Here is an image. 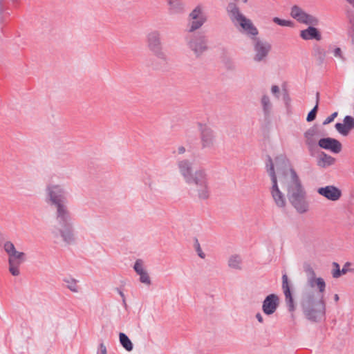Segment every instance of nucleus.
Instances as JSON below:
<instances>
[{
  "instance_id": "obj_1",
  "label": "nucleus",
  "mask_w": 354,
  "mask_h": 354,
  "mask_svg": "<svg viewBox=\"0 0 354 354\" xmlns=\"http://www.w3.org/2000/svg\"><path fill=\"white\" fill-rule=\"evenodd\" d=\"M275 166L279 183L286 188L290 205L297 213H307L310 210L307 192L299 175L290 166L289 160L284 156H277Z\"/></svg>"
},
{
  "instance_id": "obj_2",
  "label": "nucleus",
  "mask_w": 354,
  "mask_h": 354,
  "mask_svg": "<svg viewBox=\"0 0 354 354\" xmlns=\"http://www.w3.org/2000/svg\"><path fill=\"white\" fill-rule=\"evenodd\" d=\"M304 271L306 275V285L311 288H317V292L309 291L303 294L301 305L306 317L312 322H318L325 314L324 292L326 282L322 277H317L313 268L310 263L304 264Z\"/></svg>"
},
{
  "instance_id": "obj_3",
  "label": "nucleus",
  "mask_w": 354,
  "mask_h": 354,
  "mask_svg": "<svg viewBox=\"0 0 354 354\" xmlns=\"http://www.w3.org/2000/svg\"><path fill=\"white\" fill-rule=\"evenodd\" d=\"M51 233L55 238L60 239L67 245L75 242L73 219L68 206L55 208Z\"/></svg>"
},
{
  "instance_id": "obj_4",
  "label": "nucleus",
  "mask_w": 354,
  "mask_h": 354,
  "mask_svg": "<svg viewBox=\"0 0 354 354\" xmlns=\"http://www.w3.org/2000/svg\"><path fill=\"white\" fill-rule=\"evenodd\" d=\"M189 196L197 201H204L211 195L208 176L205 169L201 168L195 171V177L188 183Z\"/></svg>"
},
{
  "instance_id": "obj_5",
  "label": "nucleus",
  "mask_w": 354,
  "mask_h": 354,
  "mask_svg": "<svg viewBox=\"0 0 354 354\" xmlns=\"http://www.w3.org/2000/svg\"><path fill=\"white\" fill-rule=\"evenodd\" d=\"M230 19L240 31L250 36L258 35V30L252 21L247 18L235 3H230L227 8Z\"/></svg>"
},
{
  "instance_id": "obj_6",
  "label": "nucleus",
  "mask_w": 354,
  "mask_h": 354,
  "mask_svg": "<svg viewBox=\"0 0 354 354\" xmlns=\"http://www.w3.org/2000/svg\"><path fill=\"white\" fill-rule=\"evenodd\" d=\"M267 171L271 178L272 185L270 188L272 198L279 208H285L286 206V197L279 189V176L277 174L275 159L274 161L269 158L266 163Z\"/></svg>"
},
{
  "instance_id": "obj_7",
  "label": "nucleus",
  "mask_w": 354,
  "mask_h": 354,
  "mask_svg": "<svg viewBox=\"0 0 354 354\" xmlns=\"http://www.w3.org/2000/svg\"><path fill=\"white\" fill-rule=\"evenodd\" d=\"M67 189L64 184L48 183L45 188V201L55 208L67 206Z\"/></svg>"
},
{
  "instance_id": "obj_8",
  "label": "nucleus",
  "mask_w": 354,
  "mask_h": 354,
  "mask_svg": "<svg viewBox=\"0 0 354 354\" xmlns=\"http://www.w3.org/2000/svg\"><path fill=\"white\" fill-rule=\"evenodd\" d=\"M4 252L8 255V270L14 277L20 274L19 267L26 261V254L17 251L14 243L10 241H6L3 244Z\"/></svg>"
},
{
  "instance_id": "obj_9",
  "label": "nucleus",
  "mask_w": 354,
  "mask_h": 354,
  "mask_svg": "<svg viewBox=\"0 0 354 354\" xmlns=\"http://www.w3.org/2000/svg\"><path fill=\"white\" fill-rule=\"evenodd\" d=\"M208 16L205 11V7L202 3L194 6L189 12L187 17V33H194L201 29L207 21Z\"/></svg>"
},
{
  "instance_id": "obj_10",
  "label": "nucleus",
  "mask_w": 354,
  "mask_h": 354,
  "mask_svg": "<svg viewBox=\"0 0 354 354\" xmlns=\"http://www.w3.org/2000/svg\"><path fill=\"white\" fill-rule=\"evenodd\" d=\"M189 34L185 37L186 45L195 57H199L209 48L207 37L201 32Z\"/></svg>"
},
{
  "instance_id": "obj_11",
  "label": "nucleus",
  "mask_w": 354,
  "mask_h": 354,
  "mask_svg": "<svg viewBox=\"0 0 354 354\" xmlns=\"http://www.w3.org/2000/svg\"><path fill=\"white\" fill-rule=\"evenodd\" d=\"M290 15L300 24L305 25H319V19L317 17L307 13L298 5H293L290 10Z\"/></svg>"
},
{
  "instance_id": "obj_12",
  "label": "nucleus",
  "mask_w": 354,
  "mask_h": 354,
  "mask_svg": "<svg viewBox=\"0 0 354 354\" xmlns=\"http://www.w3.org/2000/svg\"><path fill=\"white\" fill-rule=\"evenodd\" d=\"M253 60L254 62L260 63L266 61L271 50V44L263 39L255 38L253 41Z\"/></svg>"
},
{
  "instance_id": "obj_13",
  "label": "nucleus",
  "mask_w": 354,
  "mask_h": 354,
  "mask_svg": "<svg viewBox=\"0 0 354 354\" xmlns=\"http://www.w3.org/2000/svg\"><path fill=\"white\" fill-rule=\"evenodd\" d=\"M201 145L202 149H211L216 145V134L209 127L199 123Z\"/></svg>"
},
{
  "instance_id": "obj_14",
  "label": "nucleus",
  "mask_w": 354,
  "mask_h": 354,
  "mask_svg": "<svg viewBox=\"0 0 354 354\" xmlns=\"http://www.w3.org/2000/svg\"><path fill=\"white\" fill-rule=\"evenodd\" d=\"M317 192L319 195L332 202L339 201L342 196L341 189L335 185L319 187Z\"/></svg>"
},
{
  "instance_id": "obj_15",
  "label": "nucleus",
  "mask_w": 354,
  "mask_h": 354,
  "mask_svg": "<svg viewBox=\"0 0 354 354\" xmlns=\"http://www.w3.org/2000/svg\"><path fill=\"white\" fill-rule=\"evenodd\" d=\"M279 305V297L276 294L268 295L262 304V310L267 315H270L275 313Z\"/></svg>"
},
{
  "instance_id": "obj_16",
  "label": "nucleus",
  "mask_w": 354,
  "mask_h": 354,
  "mask_svg": "<svg viewBox=\"0 0 354 354\" xmlns=\"http://www.w3.org/2000/svg\"><path fill=\"white\" fill-rule=\"evenodd\" d=\"M192 165L193 163L187 159H183L178 162L177 165L179 172L186 183L195 177V171L193 172Z\"/></svg>"
},
{
  "instance_id": "obj_17",
  "label": "nucleus",
  "mask_w": 354,
  "mask_h": 354,
  "mask_svg": "<svg viewBox=\"0 0 354 354\" xmlns=\"http://www.w3.org/2000/svg\"><path fill=\"white\" fill-rule=\"evenodd\" d=\"M318 145L322 149L328 150L334 153H339L342 149L341 142L333 138H321L318 142Z\"/></svg>"
},
{
  "instance_id": "obj_18",
  "label": "nucleus",
  "mask_w": 354,
  "mask_h": 354,
  "mask_svg": "<svg viewBox=\"0 0 354 354\" xmlns=\"http://www.w3.org/2000/svg\"><path fill=\"white\" fill-rule=\"evenodd\" d=\"M308 27L300 31V37L305 40L320 41L322 39L320 31L315 27L317 25H308Z\"/></svg>"
},
{
  "instance_id": "obj_19",
  "label": "nucleus",
  "mask_w": 354,
  "mask_h": 354,
  "mask_svg": "<svg viewBox=\"0 0 354 354\" xmlns=\"http://www.w3.org/2000/svg\"><path fill=\"white\" fill-rule=\"evenodd\" d=\"M335 127L339 133L346 136L351 131L354 129V118L351 115H346L343 120V123H336Z\"/></svg>"
},
{
  "instance_id": "obj_20",
  "label": "nucleus",
  "mask_w": 354,
  "mask_h": 354,
  "mask_svg": "<svg viewBox=\"0 0 354 354\" xmlns=\"http://www.w3.org/2000/svg\"><path fill=\"white\" fill-rule=\"evenodd\" d=\"M133 269L137 274L139 275V280L142 283H144L146 286L151 285V279L145 268L144 262L142 260L137 259L134 263Z\"/></svg>"
},
{
  "instance_id": "obj_21",
  "label": "nucleus",
  "mask_w": 354,
  "mask_h": 354,
  "mask_svg": "<svg viewBox=\"0 0 354 354\" xmlns=\"http://www.w3.org/2000/svg\"><path fill=\"white\" fill-rule=\"evenodd\" d=\"M282 290L285 296L286 303L290 311L295 310L294 299L290 291V287L288 282V276L284 274L282 276Z\"/></svg>"
},
{
  "instance_id": "obj_22",
  "label": "nucleus",
  "mask_w": 354,
  "mask_h": 354,
  "mask_svg": "<svg viewBox=\"0 0 354 354\" xmlns=\"http://www.w3.org/2000/svg\"><path fill=\"white\" fill-rule=\"evenodd\" d=\"M146 43L150 51L162 47L160 32L158 30L149 32L147 35Z\"/></svg>"
},
{
  "instance_id": "obj_23",
  "label": "nucleus",
  "mask_w": 354,
  "mask_h": 354,
  "mask_svg": "<svg viewBox=\"0 0 354 354\" xmlns=\"http://www.w3.org/2000/svg\"><path fill=\"white\" fill-rule=\"evenodd\" d=\"M167 10L170 15H179L185 11V3L182 0H170L166 1Z\"/></svg>"
},
{
  "instance_id": "obj_24",
  "label": "nucleus",
  "mask_w": 354,
  "mask_h": 354,
  "mask_svg": "<svg viewBox=\"0 0 354 354\" xmlns=\"http://www.w3.org/2000/svg\"><path fill=\"white\" fill-rule=\"evenodd\" d=\"M317 136V129L316 127H311L304 133L305 143L309 149H312L315 147Z\"/></svg>"
},
{
  "instance_id": "obj_25",
  "label": "nucleus",
  "mask_w": 354,
  "mask_h": 354,
  "mask_svg": "<svg viewBox=\"0 0 354 354\" xmlns=\"http://www.w3.org/2000/svg\"><path fill=\"white\" fill-rule=\"evenodd\" d=\"M335 158L333 156L322 152L319 154L317 158V165L321 168H327L333 165L335 163Z\"/></svg>"
},
{
  "instance_id": "obj_26",
  "label": "nucleus",
  "mask_w": 354,
  "mask_h": 354,
  "mask_svg": "<svg viewBox=\"0 0 354 354\" xmlns=\"http://www.w3.org/2000/svg\"><path fill=\"white\" fill-rule=\"evenodd\" d=\"M260 102L263 115L266 118L270 117L272 113L273 109L272 103L271 102L270 97L267 95H262Z\"/></svg>"
},
{
  "instance_id": "obj_27",
  "label": "nucleus",
  "mask_w": 354,
  "mask_h": 354,
  "mask_svg": "<svg viewBox=\"0 0 354 354\" xmlns=\"http://www.w3.org/2000/svg\"><path fill=\"white\" fill-rule=\"evenodd\" d=\"M227 266L233 270H241L243 269V259L241 256L237 254L230 256Z\"/></svg>"
},
{
  "instance_id": "obj_28",
  "label": "nucleus",
  "mask_w": 354,
  "mask_h": 354,
  "mask_svg": "<svg viewBox=\"0 0 354 354\" xmlns=\"http://www.w3.org/2000/svg\"><path fill=\"white\" fill-rule=\"evenodd\" d=\"M63 281L65 284V286L72 292H79L80 288L78 285V281L77 279L71 277H67L64 278Z\"/></svg>"
},
{
  "instance_id": "obj_29",
  "label": "nucleus",
  "mask_w": 354,
  "mask_h": 354,
  "mask_svg": "<svg viewBox=\"0 0 354 354\" xmlns=\"http://www.w3.org/2000/svg\"><path fill=\"white\" fill-rule=\"evenodd\" d=\"M347 18L349 24L348 35L351 44L354 46V12H348L347 13Z\"/></svg>"
},
{
  "instance_id": "obj_30",
  "label": "nucleus",
  "mask_w": 354,
  "mask_h": 354,
  "mask_svg": "<svg viewBox=\"0 0 354 354\" xmlns=\"http://www.w3.org/2000/svg\"><path fill=\"white\" fill-rule=\"evenodd\" d=\"M120 342L127 351H131L133 348V344L127 335L123 333L119 334Z\"/></svg>"
},
{
  "instance_id": "obj_31",
  "label": "nucleus",
  "mask_w": 354,
  "mask_h": 354,
  "mask_svg": "<svg viewBox=\"0 0 354 354\" xmlns=\"http://www.w3.org/2000/svg\"><path fill=\"white\" fill-rule=\"evenodd\" d=\"M351 265V263L349 262H347L344 264V267H343V270H340L339 269V266L337 263L336 262H334L333 263V267L335 268L332 272V274H333V278H338L342 274H346L347 272H348V267Z\"/></svg>"
},
{
  "instance_id": "obj_32",
  "label": "nucleus",
  "mask_w": 354,
  "mask_h": 354,
  "mask_svg": "<svg viewBox=\"0 0 354 354\" xmlns=\"http://www.w3.org/2000/svg\"><path fill=\"white\" fill-rule=\"evenodd\" d=\"M313 55L320 63H322L326 57V50L322 46L315 45L313 48Z\"/></svg>"
},
{
  "instance_id": "obj_33",
  "label": "nucleus",
  "mask_w": 354,
  "mask_h": 354,
  "mask_svg": "<svg viewBox=\"0 0 354 354\" xmlns=\"http://www.w3.org/2000/svg\"><path fill=\"white\" fill-rule=\"evenodd\" d=\"M145 186L152 193H158L160 192V186L158 182L151 178H148L145 182Z\"/></svg>"
},
{
  "instance_id": "obj_34",
  "label": "nucleus",
  "mask_w": 354,
  "mask_h": 354,
  "mask_svg": "<svg viewBox=\"0 0 354 354\" xmlns=\"http://www.w3.org/2000/svg\"><path fill=\"white\" fill-rule=\"evenodd\" d=\"M151 52H152L154 56L160 62L163 63H166L167 62V55L163 50L162 47L151 50Z\"/></svg>"
},
{
  "instance_id": "obj_35",
  "label": "nucleus",
  "mask_w": 354,
  "mask_h": 354,
  "mask_svg": "<svg viewBox=\"0 0 354 354\" xmlns=\"http://www.w3.org/2000/svg\"><path fill=\"white\" fill-rule=\"evenodd\" d=\"M319 100V93H316V104L314 106V108L308 113V114L307 115L306 120L308 122L313 121L315 119L317 111L318 109Z\"/></svg>"
},
{
  "instance_id": "obj_36",
  "label": "nucleus",
  "mask_w": 354,
  "mask_h": 354,
  "mask_svg": "<svg viewBox=\"0 0 354 354\" xmlns=\"http://www.w3.org/2000/svg\"><path fill=\"white\" fill-rule=\"evenodd\" d=\"M272 21L279 26L285 27H293L294 22L290 20L281 19L279 17H274Z\"/></svg>"
},
{
  "instance_id": "obj_37",
  "label": "nucleus",
  "mask_w": 354,
  "mask_h": 354,
  "mask_svg": "<svg viewBox=\"0 0 354 354\" xmlns=\"http://www.w3.org/2000/svg\"><path fill=\"white\" fill-rule=\"evenodd\" d=\"M333 56L341 61L344 60V57L342 49L339 47H336L333 50Z\"/></svg>"
},
{
  "instance_id": "obj_38",
  "label": "nucleus",
  "mask_w": 354,
  "mask_h": 354,
  "mask_svg": "<svg viewBox=\"0 0 354 354\" xmlns=\"http://www.w3.org/2000/svg\"><path fill=\"white\" fill-rule=\"evenodd\" d=\"M194 248H195L196 252H197V254L201 259H205V254L202 251V249L201 248L200 243H198V240H196V241H195Z\"/></svg>"
},
{
  "instance_id": "obj_39",
  "label": "nucleus",
  "mask_w": 354,
  "mask_h": 354,
  "mask_svg": "<svg viewBox=\"0 0 354 354\" xmlns=\"http://www.w3.org/2000/svg\"><path fill=\"white\" fill-rule=\"evenodd\" d=\"M337 116V112H334L330 115L328 116L323 122L324 125H326L332 122L335 118Z\"/></svg>"
},
{
  "instance_id": "obj_40",
  "label": "nucleus",
  "mask_w": 354,
  "mask_h": 354,
  "mask_svg": "<svg viewBox=\"0 0 354 354\" xmlns=\"http://www.w3.org/2000/svg\"><path fill=\"white\" fill-rule=\"evenodd\" d=\"M97 354H107L106 347L103 343L100 344L99 351Z\"/></svg>"
},
{
  "instance_id": "obj_41",
  "label": "nucleus",
  "mask_w": 354,
  "mask_h": 354,
  "mask_svg": "<svg viewBox=\"0 0 354 354\" xmlns=\"http://www.w3.org/2000/svg\"><path fill=\"white\" fill-rule=\"evenodd\" d=\"M279 87L277 85H273L271 87V93L277 97H279Z\"/></svg>"
},
{
  "instance_id": "obj_42",
  "label": "nucleus",
  "mask_w": 354,
  "mask_h": 354,
  "mask_svg": "<svg viewBox=\"0 0 354 354\" xmlns=\"http://www.w3.org/2000/svg\"><path fill=\"white\" fill-rule=\"evenodd\" d=\"M186 151L185 148L183 146H178L176 149V152L178 154H183Z\"/></svg>"
},
{
  "instance_id": "obj_43",
  "label": "nucleus",
  "mask_w": 354,
  "mask_h": 354,
  "mask_svg": "<svg viewBox=\"0 0 354 354\" xmlns=\"http://www.w3.org/2000/svg\"><path fill=\"white\" fill-rule=\"evenodd\" d=\"M118 292L122 299V302H123L124 305H126V299H125L124 294L120 290H118Z\"/></svg>"
},
{
  "instance_id": "obj_44",
  "label": "nucleus",
  "mask_w": 354,
  "mask_h": 354,
  "mask_svg": "<svg viewBox=\"0 0 354 354\" xmlns=\"http://www.w3.org/2000/svg\"><path fill=\"white\" fill-rule=\"evenodd\" d=\"M256 318L260 322V323H263V317L262 315H261V313H258L256 314Z\"/></svg>"
},
{
  "instance_id": "obj_45",
  "label": "nucleus",
  "mask_w": 354,
  "mask_h": 354,
  "mask_svg": "<svg viewBox=\"0 0 354 354\" xmlns=\"http://www.w3.org/2000/svg\"><path fill=\"white\" fill-rule=\"evenodd\" d=\"M354 8V0H345Z\"/></svg>"
},
{
  "instance_id": "obj_46",
  "label": "nucleus",
  "mask_w": 354,
  "mask_h": 354,
  "mask_svg": "<svg viewBox=\"0 0 354 354\" xmlns=\"http://www.w3.org/2000/svg\"><path fill=\"white\" fill-rule=\"evenodd\" d=\"M334 299H335V301H338V300H339V296H338V295L335 294V295H334Z\"/></svg>"
},
{
  "instance_id": "obj_47",
  "label": "nucleus",
  "mask_w": 354,
  "mask_h": 354,
  "mask_svg": "<svg viewBox=\"0 0 354 354\" xmlns=\"http://www.w3.org/2000/svg\"><path fill=\"white\" fill-rule=\"evenodd\" d=\"M1 245V233L0 232V246Z\"/></svg>"
},
{
  "instance_id": "obj_48",
  "label": "nucleus",
  "mask_w": 354,
  "mask_h": 354,
  "mask_svg": "<svg viewBox=\"0 0 354 354\" xmlns=\"http://www.w3.org/2000/svg\"><path fill=\"white\" fill-rule=\"evenodd\" d=\"M242 1L244 3H246L248 2V0H242Z\"/></svg>"
}]
</instances>
